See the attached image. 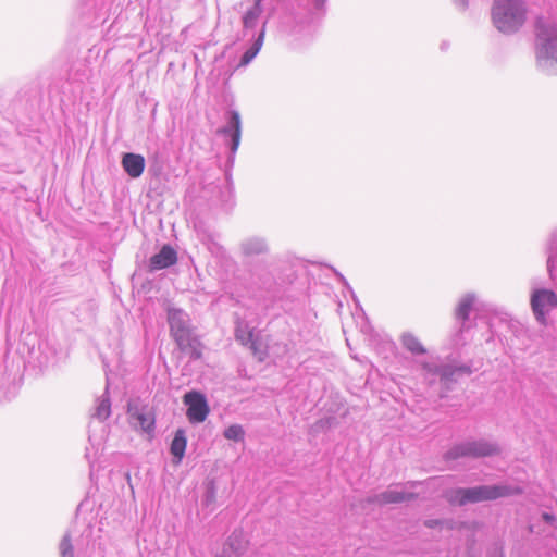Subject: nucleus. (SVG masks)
<instances>
[{"mask_svg":"<svg viewBox=\"0 0 557 557\" xmlns=\"http://www.w3.org/2000/svg\"><path fill=\"white\" fill-rule=\"evenodd\" d=\"M224 117L225 124L218 129V134L223 137L224 144L228 146V160L233 163L242 138V119L239 112L235 109L227 110Z\"/></svg>","mask_w":557,"mask_h":557,"instance_id":"nucleus-9","label":"nucleus"},{"mask_svg":"<svg viewBox=\"0 0 557 557\" xmlns=\"http://www.w3.org/2000/svg\"><path fill=\"white\" fill-rule=\"evenodd\" d=\"M195 231L198 239L207 247L212 256H224V248L219 243L220 235L215 231L211 230L202 222L195 223Z\"/></svg>","mask_w":557,"mask_h":557,"instance_id":"nucleus-12","label":"nucleus"},{"mask_svg":"<svg viewBox=\"0 0 557 557\" xmlns=\"http://www.w3.org/2000/svg\"><path fill=\"white\" fill-rule=\"evenodd\" d=\"M403 346L412 355L419 356L426 352L425 347L422 345L420 339L412 333L406 332L401 335Z\"/></svg>","mask_w":557,"mask_h":557,"instance_id":"nucleus-25","label":"nucleus"},{"mask_svg":"<svg viewBox=\"0 0 557 557\" xmlns=\"http://www.w3.org/2000/svg\"><path fill=\"white\" fill-rule=\"evenodd\" d=\"M240 251L246 258L259 257L268 253L269 245L265 238L252 236L240 243Z\"/></svg>","mask_w":557,"mask_h":557,"instance_id":"nucleus-15","label":"nucleus"},{"mask_svg":"<svg viewBox=\"0 0 557 557\" xmlns=\"http://www.w3.org/2000/svg\"><path fill=\"white\" fill-rule=\"evenodd\" d=\"M111 414V400L109 396V383H107L104 393L97 399V405L92 417L100 421L107 420Z\"/></svg>","mask_w":557,"mask_h":557,"instance_id":"nucleus-24","label":"nucleus"},{"mask_svg":"<svg viewBox=\"0 0 557 557\" xmlns=\"http://www.w3.org/2000/svg\"><path fill=\"white\" fill-rule=\"evenodd\" d=\"M528 4L524 0H493L491 21L504 35H513L524 25Z\"/></svg>","mask_w":557,"mask_h":557,"instance_id":"nucleus-2","label":"nucleus"},{"mask_svg":"<svg viewBox=\"0 0 557 557\" xmlns=\"http://www.w3.org/2000/svg\"><path fill=\"white\" fill-rule=\"evenodd\" d=\"M480 308L481 304L473 293H468L459 299L454 313L456 324L458 325V330L453 337L455 346L466 344L465 334L474 326V320L471 318V314L474 313L476 317Z\"/></svg>","mask_w":557,"mask_h":557,"instance_id":"nucleus-6","label":"nucleus"},{"mask_svg":"<svg viewBox=\"0 0 557 557\" xmlns=\"http://www.w3.org/2000/svg\"><path fill=\"white\" fill-rule=\"evenodd\" d=\"M413 497L412 493H408L400 490L389 488L387 491H384L377 495H374L373 497L369 498V502L371 503H379L381 505L383 504H398L406 502Z\"/></svg>","mask_w":557,"mask_h":557,"instance_id":"nucleus-18","label":"nucleus"},{"mask_svg":"<svg viewBox=\"0 0 557 557\" xmlns=\"http://www.w3.org/2000/svg\"><path fill=\"white\" fill-rule=\"evenodd\" d=\"M170 334L182 351H187L191 359L200 358L198 341L189 314L181 308L169 307L166 310Z\"/></svg>","mask_w":557,"mask_h":557,"instance_id":"nucleus-3","label":"nucleus"},{"mask_svg":"<svg viewBox=\"0 0 557 557\" xmlns=\"http://www.w3.org/2000/svg\"><path fill=\"white\" fill-rule=\"evenodd\" d=\"M127 420L131 428L137 432L152 436L156 432V412L153 407L139 397L127 401Z\"/></svg>","mask_w":557,"mask_h":557,"instance_id":"nucleus-7","label":"nucleus"},{"mask_svg":"<svg viewBox=\"0 0 557 557\" xmlns=\"http://www.w3.org/2000/svg\"><path fill=\"white\" fill-rule=\"evenodd\" d=\"M336 276L338 277L339 282H342L343 285L347 288V290L351 294V297L356 304V311L354 313V319L356 320L357 325L360 327V331L364 334L371 333L372 327L369 323V320H368L363 309L360 307V304H359L352 288L350 287V285L348 284L346 278L341 273H336Z\"/></svg>","mask_w":557,"mask_h":557,"instance_id":"nucleus-16","label":"nucleus"},{"mask_svg":"<svg viewBox=\"0 0 557 557\" xmlns=\"http://www.w3.org/2000/svg\"><path fill=\"white\" fill-rule=\"evenodd\" d=\"M122 166L133 178L139 177L145 170V158L141 154L127 152L123 154Z\"/></svg>","mask_w":557,"mask_h":557,"instance_id":"nucleus-17","label":"nucleus"},{"mask_svg":"<svg viewBox=\"0 0 557 557\" xmlns=\"http://www.w3.org/2000/svg\"><path fill=\"white\" fill-rule=\"evenodd\" d=\"M216 490L214 483L211 482L207 485L206 493L203 496V504L209 507L215 502Z\"/></svg>","mask_w":557,"mask_h":557,"instance_id":"nucleus-28","label":"nucleus"},{"mask_svg":"<svg viewBox=\"0 0 557 557\" xmlns=\"http://www.w3.org/2000/svg\"><path fill=\"white\" fill-rule=\"evenodd\" d=\"M536 63L547 75H557V23L540 16L535 22Z\"/></svg>","mask_w":557,"mask_h":557,"instance_id":"nucleus-1","label":"nucleus"},{"mask_svg":"<svg viewBox=\"0 0 557 557\" xmlns=\"http://www.w3.org/2000/svg\"><path fill=\"white\" fill-rule=\"evenodd\" d=\"M441 49H442V50H446V49H447V45H446V42H443V44L441 45Z\"/></svg>","mask_w":557,"mask_h":557,"instance_id":"nucleus-32","label":"nucleus"},{"mask_svg":"<svg viewBox=\"0 0 557 557\" xmlns=\"http://www.w3.org/2000/svg\"><path fill=\"white\" fill-rule=\"evenodd\" d=\"M60 554L61 557H74V548L69 533H65L60 542Z\"/></svg>","mask_w":557,"mask_h":557,"instance_id":"nucleus-27","label":"nucleus"},{"mask_svg":"<svg viewBox=\"0 0 557 557\" xmlns=\"http://www.w3.org/2000/svg\"><path fill=\"white\" fill-rule=\"evenodd\" d=\"M556 292L548 288H534L531 293L530 305L535 320L541 325L549 323V314L556 308Z\"/></svg>","mask_w":557,"mask_h":557,"instance_id":"nucleus-10","label":"nucleus"},{"mask_svg":"<svg viewBox=\"0 0 557 557\" xmlns=\"http://www.w3.org/2000/svg\"><path fill=\"white\" fill-rule=\"evenodd\" d=\"M547 272L552 281L557 280V228L553 231L546 244Z\"/></svg>","mask_w":557,"mask_h":557,"instance_id":"nucleus-19","label":"nucleus"},{"mask_svg":"<svg viewBox=\"0 0 557 557\" xmlns=\"http://www.w3.org/2000/svg\"><path fill=\"white\" fill-rule=\"evenodd\" d=\"M542 517L546 522L550 523V522L555 521V517L550 513L544 512Z\"/></svg>","mask_w":557,"mask_h":557,"instance_id":"nucleus-30","label":"nucleus"},{"mask_svg":"<svg viewBox=\"0 0 557 557\" xmlns=\"http://www.w3.org/2000/svg\"><path fill=\"white\" fill-rule=\"evenodd\" d=\"M245 549L246 542L244 539L240 535L233 533L228 536L221 556L240 557L245 553Z\"/></svg>","mask_w":557,"mask_h":557,"instance_id":"nucleus-23","label":"nucleus"},{"mask_svg":"<svg viewBox=\"0 0 557 557\" xmlns=\"http://www.w3.org/2000/svg\"><path fill=\"white\" fill-rule=\"evenodd\" d=\"M264 34H265V22L262 23L257 37L255 39H252V45L242 55L240 61H239L240 66L248 65L259 53V51L263 45Z\"/></svg>","mask_w":557,"mask_h":557,"instance_id":"nucleus-21","label":"nucleus"},{"mask_svg":"<svg viewBox=\"0 0 557 557\" xmlns=\"http://www.w3.org/2000/svg\"><path fill=\"white\" fill-rule=\"evenodd\" d=\"M455 4L462 11L468 8V0H454Z\"/></svg>","mask_w":557,"mask_h":557,"instance_id":"nucleus-29","label":"nucleus"},{"mask_svg":"<svg viewBox=\"0 0 557 557\" xmlns=\"http://www.w3.org/2000/svg\"><path fill=\"white\" fill-rule=\"evenodd\" d=\"M499 453L496 443L486 440L466 441L454 445L445 453L446 460H455L462 457L481 458L494 456Z\"/></svg>","mask_w":557,"mask_h":557,"instance_id":"nucleus-8","label":"nucleus"},{"mask_svg":"<svg viewBox=\"0 0 557 557\" xmlns=\"http://www.w3.org/2000/svg\"><path fill=\"white\" fill-rule=\"evenodd\" d=\"M223 435L225 438H227L230 441L242 442V441H244V437H245V431L242 425L232 424L224 430Z\"/></svg>","mask_w":557,"mask_h":557,"instance_id":"nucleus-26","label":"nucleus"},{"mask_svg":"<svg viewBox=\"0 0 557 557\" xmlns=\"http://www.w3.org/2000/svg\"><path fill=\"white\" fill-rule=\"evenodd\" d=\"M187 446V437L184 429L176 430L171 442L170 453L173 456V462L180 465L184 458Z\"/></svg>","mask_w":557,"mask_h":557,"instance_id":"nucleus-20","label":"nucleus"},{"mask_svg":"<svg viewBox=\"0 0 557 557\" xmlns=\"http://www.w3.org/2000/svg\"><path fill=\"white\" fill-rule=\"evenodd\" d=\"M419 366L426 384L432 386L438 380L444 386L445 392L451 388V385L457 382L458 376L471 374L473 371L469 364L456 367L449 363H440L435 360L420 361Z\"/></svg>","mask_w":557,"mask_h":557,"instance_id":"nucleus-5","label":"nucleus"},{"mask_svg":"<svg viewBox=\"0 0 557 557\" xmlns=\"http://www.w3.org/2000/svg\"><path fill=\"white\" fill-rule=\"evenodd\" d=\"M513 493L508 485H479L473 487H456L446 491L445 498L451 505L465 506L485 500H495Z\"/></svg>","mask_w":557,"mask_h":557,"instance_id":"nucleus-4","label":"nucleus"},{"mask_svg":"<svg viewBox=\"0 0 557 557\" xmlns=\"http://www.w3.org/2000/svg\"><path fill=\"white\" fill-rule=\"evenodd\" d=\"M187 406L186 416L190 423H201L209 414V406L203 394L197 391L187 392L183 397Z\"/></svg>","mask_w":557,"mask_h":557,"instance_id":"nucleus-11","label":"nucleus"},{"mask_svg":"<svg viewBox=\"0 0 557 557\" xmlns=\"http://www.w3.org/2000/svg\"><path fill=\"white\" fill-rule=\"evenodd\" d=\"M177 262V252L171 245H163L160 251L149 259V271L168 269Z\"/></svg>","mask_w":557,"mask_h":557,"instance_id":"nucleus-13","label":"nucleus"},{"mask_svg":"<svg viewBox=\"0 0 557 557\" xmlns=\"http://www.w3.org/2000/svg\"><path fill=\"white\" fill-rule=\"evenodd\" d=\"M261 1L255 0L253 5L243 16L244 37L251 36L255 39L260 30L257 28L262 13Z\"/></svg>","mask_w":557,"mask_h":557,"instance_id":"nucleus-14","label":"nucleus"},{"mask_svg":"<svg viewBox=\"0 0 557 557\" xmlns=\"http://www.w3.org/2000/svg\"><path fill=\"white\" fill-rule=\"evenodd\" d=\"M235 338L242 345H249V347L256 352V342L253 339V330L249 326L246 321L238 320L235 325Z\"/></svg>","mask_w":557,"mask_h":557,"instance_id":"nucleus-22","label":"nucleus"},{"mask_svg":"<svg viewBox=\"0 0 557 557\" xmlns=\"http://www.w3.org/2000/svg\"><path fill=\"white\" fill-rule=\"evenodd\" d=\"M437 523H438L437 520H428V521H425V525L429 527V528H433Z\"/></svg>","mask_w":557,"mask_h":557,"instance_id":"nucleus-31","label":"nucleus"}]
</instances>
